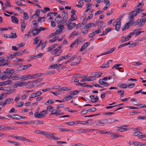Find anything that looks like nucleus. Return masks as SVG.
Returning a JSON list of instances; mask_svg holds the SVG:
<instances>
[{
  "mask_svg": "<svg viewBox=\"0 0 146 146\" xmlns=\"http://www.w3.org/2000/svg\"><path fill=\"white\" fill-rule=\"evenodd\" d=\"M64 105L63 104H60L58 105L56 107V110L55 112H53L54 110L53 109V107L52 106H48L47 107L46 111H49L51 112V113L50 115H54L57 114V113H59L61 111L58 110L59 108L60 107H63Z\"/></svg>",
  "mask_w": 146,
  "mask_h": 146,
  "instance_id": "1",
  "label": "nucleus"
},
{
  "mask_svg": "<svg viewBox=\"0 0 146 146\" xmlns=\"http://www.w3.org/2000/svg\"><path fill=\"white\" fill-rule=\"evenodd\" d=\"M62 14V19L61 22L62 24H64L66 22L68 18V13L67 11H63Z\"/></svg>",
  "mask_w": 146,
  "mask_h": 146,
  "instance_id": "2",
  "label": "nucleus"
},
{
  "mask_svg": "<svg viewBox=\"0 0 146 146\" xmlns=\"http://www.w3.org/2000/svg\"><path fill=\"white\" fill-rule=\"evenodd\" d=\"M129 14L130 16L129 17V22L128 23H129V24L131 25L132 23L134 22V17L135 16H134L133 12H131Z\"/></svg>",
  "mask_w": 146,
  "mask_h": 146,
  "instance_id": "3",
  "label": "nucleus"
},
{
  "mask_svg": "<svg viewBox=\"0 0 146 146\" xmlns=\"http://www.w3.org/2000/svg\"><path fill=\"white\" fill-rule=\"evenodd\" d=\"M134 135L135 136H139L140 139L146 137V134H143L142 133L139 131L134 132Z\"/></svg>",
  "mask_w": 146,
  "mask_h": 146,
  "instance_id": "4",
  "label": "nucleus"
},
{
  "mask_svg": "<svg viewBox=\"0 0 146 146\" xmlns=\"http://www.w3.org/2000/svg\"><path fill=\"white\" fill-rule=\"evenodd\" d=\"M105 123L107 124H111L112 123L118 121V120L115 119L113 118H109L104 119Z\"/></svg>",
  "mask_w": 146,
  "mask_h": 146,
  "instance_id": "5",
  "label": "nucleus"
},
{
  "mask_svg": "<svg viewBox=\"0 0 146 146\" xmlns=\"http://www.w3.org/2000/svg\"><path fill=\"white\" fill-rule=\"evenodd\" d=\"M63 26V25H60L57 26V27L59 28V29L56 31V33H55V35H56V34H59L61 33L63 29L64 28V27Z\"/></svg>",
  "mask_w": 146,
  "mask_h": 146,
  "instance_id": "6",
  "label": "nucleus"
},
{
  "mask_svg": "<svg viewBox=\"0 0 146 146\" xmlns=\"http://www.w3.org/2000/svg\"><path fill=\"white\" fill-rule=\"evenodd\" d=\"M19 76L20 75L19 74L16 75L12 74L10 76H11V77H10V78L12 80H20V77H19Z\"/></svg>",
  "mask_w": 146,
  "mask_h": 146,
  "instance_id": "7",
  "label": "nucleus"
},
{
  "mask_svg": "<svg viewBox=\"0 0 146 146\" xmlns=\"http://www.w3.org/2000/svg\"><path fill=\"white\" fill-rule=\"evenodd\" d=\"M42 93V92L40 91L37 92L36 93H33L30 95L29 99L31 98H34L35 97L38 96Z\"/></svg>",
  "mask_w": 146,
  "mask_h": 146,
  "instance_id": "8",
  "label": "nucleus"
},
{
  "mask_svg": "<svg viewBox=\"0 0 146 146\" xmlns=\"http://www.w3.org/2000/svg\"><path fill=\"white\" fill-rule=\"evenodd\" d=\"M21 31L23 32L27 24H25V20L23 19H21Z\"/></svg>",
  "mask_w": 146,
  "mask_h": 146,
  "instance_id": "9",
  "label": "nucleus"
},
{
  "mask_svg": "<svg viewBox=\"0 0 146 146\" xmlns=\"http://www.w3.org/2000/svg\"><path fill=\"white\" fill-rule=\"evenodd\" d=\"M68 23V24H66V25L67 26V28L69 29H72L76 26V24L74 23L70 22Z\"/></svg>",
  "mask_w": 146,
  "mask_h": 146,
  "instance_id": "10",
  "label": "nucleus"
},
{
  "mask_svg": "<svg viewBox=\"0 0 146 146\" xmlns=\"http://www.w3.org/2000/svg\"><path fill=\"white\" fill-rule=\"evenodd\" d=\"M26 83L24 82H21L20 81L15 82L14 84L15 87L17 88L18 86H21L23 85H26Z\"/></svg>",
  "mask_w": 146,
  "mask_h": 146,
  "instance_id": "11",
  "label": "nucleus"
},
{
  "mask_svg": "<svg viewBox=\"0 0 146 146\" xmlns=\"http://www.w3.org/2000/svg\"><path fill=\"white\" fill-rule=\"evenodd\" d=\"M99 82L100 84L105 86H108L110 85V84L108 83L106 81L103 80V79H100L99 80Z\"/></svg>",
  "mask_w": 146,
  "mask_h": 146,
  "instance_id": "12",
  "label": "nucleus"
},
{
  "mask_svg": "<svg viewBox=\"0 0 146 146\" xmlns=\"http://www.w3.org/2000/svg\"><path fill=\"white\" fill-rule=\"evenodd\" d=\"M98 125L99 126H104L105 125V122L104 119L98 120L97 121Z\"/></svg>",
  "mask_w": 146,
  "mask_h": 146,
  "instance_id": "13",
  "label": "nucleus"
},
{
  "mask_svg": "<svg viewBox=\"0 0 146 146\" xmlns=\"http://www.w3.org/2000/svg\"><path fill=\"white\" fill-rule=\"evenodd\" d=\"M143 10L141 9L136 8L132 12H134V16H136L139 13H141Z\"/></svg>",
  "mask_w": 146,
  "mask_h": 146,
  "instance_id": "14",
  "label": "nucleus"
},
{
  "mask_svg": "<svg viewBox=\"0 0 146 146\" xmlns=\"http://www.w3.org/2000/svg\"><path fill=\"white\" fill-rule=\"evenodd\" d=\"M31 77L30 74H25L23 76H21V77H20V79L25 80L28 79H30Z\"/></svg>",
  "mask_w": 146,
  "mask_h": 146,
  "instance_id": "15",
  "label": "nucleus"
},
{
  "mask_svg": "<svg viewBox=\"0 0 146 146\" xmlns=\"http://www.w3.org/2000/svg\"><path fill=\"white\" fill-rule=\"evenodd\" d=\"M13 100V98H8L6 99L3 104L2 107H4L6 104H9L10 102H12Z\"/></svg>",
  "mask_w": 146,
  "mask_h": 146,
  "instance_id": "16",
  "label": "nucleus"
},
{
  "mask_svg": "<svg viewBox=\"0 0 146 146\" xmlns=\"http://www.w3.org/2000/svg\"><path fill=\"white\" fill-rule=\"evenodd\" d=\"M138 20L139 23V25H143L146 22V17H145L140 19H139Z\"/></svg>",
  "mask_w": 146,
  "mask_h": 146,
  "instance_id": "17",
  "label": "nucleus"
},
{
  "mask_svg": "<svg viewBox=\"0 0 146 146\" xmlns=\"http://www.w3.org/2000/svg\"><path fill=\"white\" fill-rule=\"evenodd\" d=\"M33 36H35L40 33V30L39 29L35 28L33 29Z\"/></svg>",
  "mask_w": 146,
  "mask_h": 146,
  "instance_id": "18",
  "label": "nucleus"
},
{
  "mask_svg": "<svg viewBox=\"0 0 146 146\" xmlns=\"http://www.w3.org/2000/svg\"><path fill=\"white\" fill-rule=\"evenodd\" d=\"M112 62V60H109L106 64H102L100 67L101 68H104L108 67L109 65L110 62L111 63Z\"/></svg>",
  "mask_w": 146,
  "mask_h": 146,
  "instance_id": "19",
  "label": "nucleus"
},
{
  "mask_svg": "<svg viewBox=\"0 0 146 146\" xmlns=\"http://www.w3.org/2000/svg\"><path fill=\"white\" fill-rule=\"evenodd\" d=\"M11 20L12 22L16 24H18L19 23L18 20L17 18L14 16H12L11 17Z\"/></svg>",
  "mask_w": 146,
  "mask_h": 146,
  "instance_id": "20",
  "label": "nucleus"
},
{
  "mask_svg": "<svg viewBox=\"0 0 146 146\" xmlns=\"http://www.w3.org/2000/svg\"><path fill=\"white\" fill-rule=\"evenodd\" d=\"M17 115H19L17 114L12 115H7V117L15 119H19V117H17Z\"/></svg>",
  "mask_w": 146,
  "mask_h": 146,
  "instance_id": "21",
  "label": "nucleus"
},
{
  "mask_svg": "<svg viewBox=\"0 0 146 146\" xmlns=\"http://www.w3.org/2000/svg\"><path fill=\"white\" fill-rule=\"evenodd\" d=\"M13 69H10L7 68L6 69V70L4 71L3 73L5 74H12L14 73L15 72H13Z\"/></svg>",
  "mask_w": 146,
  "mask_h": 146,
  "instance_id": "22",
  "label": "nucleus"
},
{
  "mask_svg": "<svg viewBox=\"0 0 146 146\" xmlns=\"http://www.w3.org/2000/svg\"><path fill=\"white\" fill-rule=\"evenodd\" d=\"M131 25L129 24V23H126L122 27V30L123 31H125L126 29L129 28V27Z\"/></svg>",
  "mask_w": 146,
  "mask_h": 146,
  "instance_id": "23",
  "label": "nucleus"
},
{
  "mask_svg": "<svg viewBox=\"0 0 146 146\" xmlns=\"http://www.w3.org/2000/svg\"><path fill=\"white\" fill-rule=\"evenodd\" d=\"M31 124H36L37 125L38 124H42L43 123V122L41 120H38V121H34L33 122L31 121Z\"/></svg>",
  "mask_w": 146,
  "mask_h": 146,
  "instance_id": "24",
  "label": "nucleus"
},
{
  "mask_svg": "<svg viewBox=\"0 0 146 146\" xmlns=\"http://www.w3.org/2000/svg\"><path fill=\"white\" fill-rule=\"evenodd\" d=\"M117 25L116 26V27H115V29L117 31H118L120 29L121 27V21H118V22H117Z\"/></svg>",
  "mask_w": 146,
  "mask_h": 146,
  "instance_id": "25",
  "label": "nucleus"
},
{
  "mask_svg": "<svg viewBox=\"0 0 146 146\" xmlns=\"http://www.w3.org/2000/svg\"><path fill=\"white\" fill-rule=\"evenodd\" d=\"M7 141L9 143H13L14 145L16 146H19L21 145L19 143L17 142L11 141L9 140H7Z\"/></svg>",
  "mask_w": 146,
  "mask_h": 146,
  "instance_id": "26",
  "label": "nucleus"
},
{
  "mask_svg": "<svg viewBox=\"0 0 146 146\" xmlns=\"http://www.w3.org/2000/svg\"><path fill=\"white\" fill-rule=\"evenodd\" d=\"M26 50H24L22 51H20L18 52H15V55H16V56H20L23 54L24 52H25Z\"/></svg>",
  "mask_w": 146,
  "mask_h": 146,
  "instance_id": "27",
  "label": "nucleus"
},
{
  "mask_svg": "<svg viewBox=\"0 0 146 146\" xmlns=\"http://www.w3.org/2000/svg\"><path fill=\"white\" fill-rule=\"evenodd\" d=\"M79 1L78 2V5H77L76 6L78 8H82L83 4V0H79Z\"/></svg>",
  "mask_w": 146,
  "mask_h": 146,
  "instance_id": "28",
  "label": "nucleus"
},
{
  "mask_svg": "<svg viewBox=\"0 0 146 146\" xmlns=\"http://www.w3.org/2000/svg\"><path fill=\"white\" fill-rule=\"evenodd\" d=\"M71 15V17L69 19V21H68L69 22L70 21H73L76 20L77 19V17L76 15Z\"/></svg>",
  "mask_w": 146,
  "mask_h": 146,
  "instance_id": "29",
  "label": "nucleus"
},
{
  "mask_svg": "<svg viewBox=\"0 0 146 146\" xmlns=\"http://www.w3.org/2000/svg\"><path fill=\"white\" fill-rule=\"evenodd\" d=\"M32 23L34 25V27L36 28L38 27V24L39 23L37 21L35 20L32 22Z\"/></svg>",
  "mask_w": 146,
  "mask_h": 146,
  "instance_id": "30",
  "label": "nucleus"
},
{
  "mask_svg": "<svg viewBox=\"0 0 146 146\" xmlns=\"http://www.w3.org/2000/svg\"><path fill=\"white\" fill-rule=\"evenodd\" d=\"M61 18L56 17L55 19V21L56 23H57L58 25H61L60 23L62 21Z\"/></svg>",
  "mask_w": 146,
  "mask_h": 146,
  "instance_id": "31",
  "label": "nucleus"
},
{
  "mask_svg": "<svg viewBox=\"0 0 146 146\" xmlns=\"http://www.w3.org/2000/svg\"><path fill=\"white\" fill-rule=\"evenodd\" d=\"M40 15V10H36L35 12V14H34L32 17L33 18V17H35V18H36V17H35V16L36 15L37 17H39Z\"/></svg>",
  "mask_w": 146,
  "mask_h": 146,
  "instance_id": "32",
  "label": "nucleus"
},
{
  "mask_svg": "<svg viewBox=\"0 0 146 146\" xmlns=\"http://www.w3.org/2000/svg\"><path fill=\"white\" fill-rule=\"evenodd\" d=\"M59 131L61 132H64L66 131H72L71 130L68 129H67L63 128H59L58 129Z\"/></svg>",
  "mask_w": 146,
  "mask_h": 146,
  "instance_id": "33",
  "label": "nucleus"
},
{
  "mask_svg": "<svg viewBox=\"0 0 146 146\" xmlns=\"http://www.w3.org/2000/svg\"><path fill=\"white\" fill-rule=\"evenodd\" d=\"M39 38L38 36L36 37L34 39V42L33 44L34 45L36 44L40 40V39H38Z\"/></svg>",
  "mask_w": 146,
  "mask_h": 146,
  "instance_id": "34",
  "label": "nucleus"
},
{
  "mask_svg": "<svg viewBox=\"0 0 146 146\" xmlns=\"http://www.w3.org/2000/svg\"><path fill=\"white\" fill-rule=\"evenodd\" d=\"M17 35L15 33H12L9 36V38H15L17 37Z\"/></svg>",
  "mask_w": 146,
  "mask_h": 146,
  "instance_id": "35",
  "label": "nucleus"
},
{
  "mask_svg": "<svg viewBox=\"0 0 146 146\" xmlns=\"http://www.w3.org/2000/svg\"><path fill=\"white\" fill-rule=\"evenodd\" d=\"M16 139L18 140H20L21 141L26 140V138H25L24 137L19 136H17L16 137Z\"/></svg>",
  "mask_w": 146,
  "mask_h": 146,
  "instance_id": "36",
  "label": "nucleus"
},
{
  "mask_svg": "<svg viewBox=\"0 0 146 146\" xmlns=\"http://www.w3.org/2000/svg\"><path fill=\"white\" fill-rule=\"evenodd\" d=\"M94 100H90V102H97L99 100V97L98 96H96L95 98H94Z\"/></svg>",
  "mask_w": 146,
  "mask_h": 146,
  "instance_id": "37",
  "label": "nucleus"
},
{
  "mask_svg": "<svg viewBox=\"0 0 146 146\" xmlns=\"http://www.w3.org/2000/svg\"><path fill=\"white\" fill-rule=\"evenodd\" d=\"M127 84H118V86L121 88H127Z\"/></svg>",
  "mask_w": 146,
  "mask_h": 146,
  "instance_id": "38",
  "label": "nucleus"
},
{
  "mask_svg": "<svg viewBox=\"0 0 146 146\" xmlns=\"http://www.w3.org/2000/svg\"><path fill=\"white\" fill-rule=\"evenodd\" d=\"M32 66L31 64H29L25 65L22 66L23 69V70H25L29 68Z\"/></svg>",
  "mask_w": 146,
  "mask_h": 146,
  "instance_id": "39",
  "label": "nucleus"
},
{
  "mask_svg": "<svg viewBox=\"0 0 146 146\" xmlns=\"http://www.w3.org/2000/svg\"><path fill=\"white\" fill-rule=\"evenodd\" d=\"M47 113V111L46 110H43L42 112H40L41 115H42L41 116V117H44L45 116L44 115L45 114Z\"/></svg>",
  "mask_w": 146,
  "mask_h": 146,
  "instance_id": "40",
  "label": "nucleus"
},
{
  "mask_svg": "<svg viewBox=\"0 0 146 146\" xmlns=\"http://www.w3.org/2000/svg\"><path fill=\"white\" fill-rule=\"evenodd\" d=\"M101 31V27L98 26L97 29L94 32H95V34H98L100 33Z\"/></svg>",
  "mask_w": 146,
  "mask_h": 146,
  "instance_id": "41",
  "label": "nucleus"
},
{
  "mask_svg": "<svg viewBox=\"0 0 146 146\" xmlns=\"http://www.w3.org/2000/svg\"><path fill=\"white\" fill-rule=\"evenodd\" d=\"M15 89H11V88L9 89V90L5 94H10L11 93H13L15 91Z\"/></svg>",
  "mask_w": 146,
  "mask_h": 146,
  "instance_id": "42",
  "label": "nucleus"
},
{
  "mask_svg": "<svg viewBox=\"0 0 146 146\" xmlns=\"http://www.w3.org/2000/svg\"><path fill=\"white\" fill-rule=\"evenodd\" d=\"M48 135H46V137L49 138V139H52V138H51V137H52L53 136H54V134L52 133H48L47 132Z\"/></svg>",
  "mask_w": 146,
  "mask_h": 146,
  "instance_id": "43",
  "label": "nucleus"
},
{
  "mask_svg": "<svg viewBox=\"0 0 146 146\" xmlns=\"http://www.w3.org/2000/svg\"><path fill=\"white\" fill-rule=\"evenodd\" d=\"M34 115L35 117L38 118H41V116H42V115H41L38 112L35 113Z\"/></svg>",
  "mask_w": 146,
  "mask_h": 146,
  "instance_id": "44",
  "label": "nucleus"
},
{
  "mask_svg": "<svg viewBox=\"0 0 146 146\" xmlns=\"http://www.w3.org/2000/svg\"><path fill=\"white\" fill-rule=\"evenodd\" d=\"M112 30V28H108L106 29L104 32V33L106 35L108 33V32L111 31Z\"/></svg>",
  "mask_w": 146,
  "mask_h": 146,
  "instance_id": "45",
  "label": "nucleus"
},
{
  "mask_svg": "<svg viewBox=\"0 0 146 146\" xmlns=\"http://www.w3.org/2000/svg\"><path fill=\"white\" fill-rule=\"evenodd\" d=\"M62 89V91H69L71 90V88L70 87H64L62 88H61Z\"/></svg>",
  "mask_w": 146,
  "mask_h": 146,
  "instance_id": "46",
  "label": "nucleus"
},
{
  "mask_svg": "<svg viewBox=\"0 0 146 146\" xmlns=\"http://www.w3.org/2000/svg\"><path fill=\"white\" fill-rule=\"evenodd\" d=\"M87 47V45H86V44H84L82 45V47L79 50L80 52L83 51Z\"/></svg>",
  "mask_w": 146,
  "mask_h": 146,
  "instance_id": "47",
  "label": "nucleus"
},
{
  "mask_svg": "<svg viewBox=\"0 0 146 146\" xmlns=\"http://www.w3.org/2000/svg\"><path fill=\"white\" fill-rule=\"evenodd\" d=\"M79 91L78 90L70 91V94L72 95H76L79 92Z\"/></svg>",
  "mask_w": 146,
  "mask_h": 146,
  "instance_id": "48",
  "label": "nucleus"
},
{
  "mask_svg": "<svg viewBox=\"0 0 146 146\" xmlns=\"http://www.w3.org/2000/svg\"><path fill=\"white\" fill-rule=\"evenodd\" d=\"M138 25H139V23L138 19L135 21H134L132 23L131 25H133L135 26Z\"/></svg>",
  "mask_w": 146,
  "mask_h": 146,
  "instance_id": "49",
  "label": "nucleus"
},
{
  "mask_svg": "<svg viewBox=\"0 0 146 146\" xmlns=\"http://www.w3.org/2000/svg\"><path fill=\"white\" fill-rule=\"evenodd\" d=\"M102 73L101 72H95L94 76L96 78L100 77L101 76Z\"/></svg>",
  "mask_w": 146,
  "mask_h": 146,
  "instance_id": "50",
  "label": "nucleus"
},
{
  "mask_svg": "<svg viewBox=\"0 0 146 146\" xmlns=\"http://www.w3.org/2000/svg\"><path fill=\"white\" fill-rule=\"evenodd\" d=\"M7 126H2L0 125V131L3 130H7Z\"/></svg>",
  "mask_w": 146,
  "mask_h": 146,
  "instance_id": "51",
  "label": "nucleus"
},
{
  "mask_svg": "<svg viewBox=\"0 0 146 146\" xmlns=\"http://www.w3.org/2000/svg\"><path fill=\"white\" fill-rule=\"evenodd\" d=\"M59 91L58 92H51L55 96H56L58 94H59L61 92H62V89L61 88H60L58 90Z\"/></svg>",
  "mask_w": 146,
  "mask_h": 146,
  "instance_id": "52",
  "label": "nucleus"
},
{
  "mask_svg": "<svg viewBox=\"0 0 146 146\" xmlns=\"http://www.w3.org/2000/svg\"><path fill=\"white\" fill-rule=\"evenodd\" d=\"M44 11H43L42 10H41L42 12L44 13V12H46L47 11H50V9L48 7H44Z\"/></svg>",
  "mask_w": 146,
  "mask_h": 146,
  "instance_id": "53",
  "label": "nucleus"
},
{
  "mask_svg": "<svg viewBox=\"0 0 146 146\" xmlns=\"http://www.w3.org/2000/svg\"><path fill=\"white\" fill-rule=\"evenodd\" d=\"M92 24L91 23H90L89 24H88L86 25H85L84 28V29H86L88 28H89L92 27Z\"/></svg>",
  "mask_w": 146,
  "mask_h": 146,
  "instance_id": "54",
  "label": "nucleus"
},
{
  "mask_svg": "<svg viewBox=\"0 0 146 146\" xmlns=\"http://www.w3.org/2000/svg\"><path fill=\"white\" fill-rule=\"evenodd\" d=\"M23 18L25 20H27L29 18V16L26 12H24L23 14Z\"/></svg>",
  "mask_w": 146,
  "mask_h": 146,
  "instance_id": "55",
  "label": "nucleus"
},
{
  "mask_svg": "<svg viewBox=\"0 0 146 146\" xmlns=\"http://www.w3.org/2000/svg\"><path fill=\"white\" fill-rule=\"evenodd\" d=\"M141 29H134L133 31V32L131 33H132V35H133L136 34V33L139 30H141Z\"/></svg>",
  "mask_w": 146,
  "mask_h": 146,
  "instance_id": "56",
  "label": "nucleus"
},
{
  "mask_svg": "<svg viewBox=\"0 0 146 146\" xmlns=\"http://www.w3.org/2000/svg\"><path fill=\"white\" fill-rule=\"evenodd\" d=\"M130 128H121L117 130V131H123L126 130H128Z\"/></svg>",
  "mask_w": 146,
  "mask_h": 146,
  "instance_id": "57",
  "label": "nucleus"
},
{
  "mask_svg": "<svg viewBox=\"0 0 146 146\" xmlns=\"http://www.w3.org/2000/svg\"><path fill=\"white\" fill-rule=\"evenodd\" d=\"M66 58H65V56H61L59 58L58 60H57V62H59L60 61L64 59H66Z\"/></svg>",
  "mask_w": 146,
  "mask_h": 146,
  "instance_id": "58",
  "label": "nucleus"
},
{
  "mask_svg": "<svg viewBox=\"0 0 146 146\" xmlns=\"http://www.w3.org/2000/svg\"><path fill=\"white\" fill-rule=\"evenodd\" d=\"M88 110H83L81 112V113L82 115H85L88 112Z\"/></svg>",
  "mask_w": 146,
  "mask_h": 146,
  "instance_id": "59",
  "label": "nucleus"
},
{
  "mask_svg": "<svg viewBox=\"0 0 146 146\" xmlns=\"http://www.w3.org/2000/svg\"><path fill=\"white\" fill-rule=\"evenodd\" d=\"M133 35L132 33H130L129 35L127 36L126 38H125V40H126L127 41L129 40L131 38V36Z\"/></svg>",
  "mask_w": 146,
  "mask_h": 146,
  "instance_id": "60",
  "label": "nucleus"
},
{
  "mask_svg": "<svg viewBox=\"0 0 146 146\" xmlns=\"http://www.w3.org/2000/svg\"><path fill=\"white\" fill-rule=\"evenodd\" d=\"M96 109L94 107L90 108V109L87 110L88 112L94 111L96 110Z\"/></svg>",
  "mask_w": 146,
  "mask_h": 146,
  "instance_id": "61",
  "label": "nucleus"
},
{
  "mask_svg": "<svg viewBox=\"0 0 146 146\" xmlns=\"http://www.w3.org/2000/svg\"><path fill=\"white\" fill-rule=\"evenodd\" d=\"M135 84L134 83H130L129 84H127V88L128 87L129 88H132L134 86Z\"/></svg>",
  "mask_w": 146,
  "mask_h": 146,
  "instance_id": "62",
  "label": "nucleus"
},
{
  "mask_svg": "<svg viewBox=\"0 0 146 146\" xmlns=\"http://www.w3.org/2000/svg\"><path fill=\"white\" fill-rule=\"evenodd\" d=\"M42 54L41 53H39L38 54L36 55L35 58H41L42 56Z\"/></svg>",
  "mask_w": 146,
  "mask_h": 146,
  "instance_id": "63",
  "label": "nucleus"
},
{
  "mask_svg": "<svg viewBox=\"0 0 146 146\" xmlns=\"http://www.w3.org/2000/svg\"><path fill=\"white\" fill-rule=\"evenodd\" d=\"M84 25V24L83 23H79L78 25H77L76 26V29H78V28Z\"/></svg>",
  "mask_w": 146,
  "mask_h": 146,
  "instance_id": "64",
  "label": "nucleus"
}]
</instances>
